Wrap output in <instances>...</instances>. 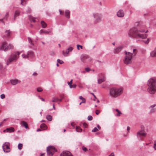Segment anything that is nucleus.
<instances>
[{
    "mask_svg": "<svg viewBox=\"0 0 156 156\" xmlns=\"http://www.w3.org/2000/svg\"><path fill=\"white\" fill-rule=\"evenodd\" d=\"M156 105L155 104H153L151 105L149 108L150 109L149 112L151 114H152L155 113L156 112V108H154L155 107Z\"/></svg>",
    "mask_w": 156,
    "mask_h": 156,
    "instance_id": "9b49d317",
    "label": "nucleus"
},
{
    "mask_svg": "<svg viewBox=\"0 0 156 156\" xmlns=\"http://www.w3.org/2000/svg\"><path fill=\"white\" fill-rule=\"evenodd\" d=\"M123 46H120L117 48H115L114 49V52L115 53L117 54L119 53L122 49Z\"/></svg>",
    "mask_w": 156,
    "mask_h": 156,
    "instance_id": "f8f14e48",
    "label": "nucleus"
},
{
    "mask_svg": "<svg viewBox=\"0 0 156 156\" xmlns=\"http://www.w3.org/2000/svg\"><path fill=\"white\" fill-rule=\"evenodd\" d=\"M47 154L49 156H52L53 152L57 151V150L53 146H50L47 148Z\"/></svg>",
    "mask_w": 156,
    "mask_h": 156,
    "instance_id": "6e6552de",
    "label": "nucleus"
},
{
    "mask_svg": "<svg viewBox=\"0 0 156 156\" xmlns=\"http://www.w3.org/2000/svg\"><path fill=\"white\" fill-rule=\"evenodd\" d=\"M82 149L84 151H86L87 150V148L85 147H83L82 148Z\"/></svg>",
    "mask_w": 156,
    "mask_h": 156,
    "instance_id": "13d9d810",
    "label": "nucleus"
},
{
    "mask_svg": "<svg viewBox=\"0 0 156 156\" xmlns=\"http://www.w3.org/2000/svg\"><path fill=\"white\" fill-rule=\"evenodd\" d=\"M126 56L123 60L124 63L126 65L130 64L131 62L133 53L127 52L125 51Z\"/></svg>",
    "mask_w": 156,
    "mask_h": 156,
    "instance_id": "39448f33",
    "label": "nucleus"
},
{
    "mask_svg": "<svg viewBox=\"0 0 156 156\" xmlns=\"http://www.w3.org/2000/svg\"><path fill=\"white\" fill-rule=\"evenodd\" d=\"M28 55L29 56V57H30L31 58L33 57L34 56V53L33 51H29L27 52Z\"/></svg>",
    "mask_w": 156,
    "mask_h": 156,
    "instance_id": "412c9836",
    "label": "nucleus"
},
{
    "mask_svg": "<svg viewBox=\"0 0 156 156\" xmlns=\"http://www.w3.org/2000/svg\"><path fill=\"white\" fill-rule=\"evenodd\" d=\"M84 58H86L87 59H88L89 61H90L91 60V58L87 55L84 56Z\"/></svg>",
    "mask_w": 156,
    "mask_h": 156,
    "instance_id": "58836bf2",
    "label": "nucleus"
},
{
    "mask_svg": "<svg viewBox=\"0 0 156 156\" xmlns=\"http://www.w3.org/2000/svg\"><path fill=\"white\" fill-rule=\"evenodd\" d=\"M9 14L8 12H6L5 15V16L3 19H0V22H2L3 23H4V20H7V16H8Z\"/></svg>",
    "mask_w": 156,
    "mask_h": 156,
    "instance_id": "4be33fe9",
    "label": "nucleus"
},
{
    "mask_svg": "<svg viewBox=\"0 0 156 156\" xmlns=\"http://www.w3.org/2000/svg\"><path fill=\"white\" fill-rule=\"evenodd\" d=\"M72 81H73V80H71L70 82H68V85H69L70 84H72Z\"/></svg>",
    "mask_w": 156,
    "mask_h": 156,
    "instance_id": "3c124183",
    "label": "nucleus"
},
{
    "mask_svg": "<svg viewBox=\"0 0 156 156\" xmlns=\"http://www.w3.org/2000/svg\"><path fill=\"white\" fill-rule=\"evenodd\" d=\"M20 54V53L18 51L14 52L10 55L8 59L5 58V61L6 62V65H8L11 62L16 61L19 58Z\"/></svg>",
    "mask_w": 156,
    "mask_h": 156,
    "instance_id": "20e7f679",
    "label": "nucleus"
},
{
    "mask_svg": "<svg viewBox=\"0 0 156 156\" xmlns=\"http://www.w3.org/2000/svg\"><path fill=\"white\" fill-rule=\"evenodd\" d=\"M114 154L113 153H112L111 154L109 155L108 156H114Z\"/></svg>",
    "mask_w": 156,
    "mask_h": 156,
    "instance_id": "680f3d73",
    "label": "nucleus"
},
{
    "mask_svg": "<svg viewBox=\"0 0 156 156\" xmlns=\"http://www.w3.org/2000/svg\"><path fill=\"white\" fill-rule=\"evenodd\" d=\"M142 130L139 131L136 133V136L138 139H140L141 140L142 139L141 136H145L147 135L146 133L145 132L144 129V126H141Z\"/></svg>",
    "mask_w": 156,
    "mask_h": 156,
    "instance_id": "1a4fd4ad",
    "label": "nucleus"
},
{
    "mask_svg": "<svg viewBox=\"0 0 156 156\" xmlns=\"http://www.w3.org/2000/svg\"><path fill=\"white\" fill-rule=\"evenodd\" d=\"M115 111L117 112L118 113V114H116V116H120V114H122V113L118 109H115Z\"/></svg>",
    "mask_w": 156,
    "mask_h": 156,
    "instance_id": "4c0bfd02",
    "label": "nucleus"
},
{
    "mask_svg": "<svg viewBox=\"0 0 156 156\" xmlns=\"http://www.w3.org/2000/svg\"><path fill=\"white\" fill-rule=\"evenodd\" d=\"M97 127L98 129H101V127L98 125Z\"/></svg>",
    "mask_w": 156,
    "mask_h": 156,
    "instance_id": "774afa93",
    "label": "nucleus"
},
{
    "mask_svg": "<svg viewBox=\"0 0 156 156\" xmlns=\"http://www.w3.org/2000/svg\"><path fill=\"white\" fill-rule=\"evenodd\" d=\"M10 143L8 142H5L3 145V150L4 152L8 153L10 151Z\"/></svg>",
    "mask_w": 156,
    "mask_h": 156,
    "instance_id": "9d476101",
    "label": "nucleus"
},
{
    "mask_svg": "<svg viewBox=\"0 0 156 156\" xmlns=\"http://www.w3.org/2000/svg\"><path fill=\"white\" fill-rule=\"evenodd\" d=\"M144 42L146 44H147L149 42V39L148 38L146 41H144Z\"/></svg>",
    "mask_w": 156,
    "mask_h": 156,
    "instance_id": "49530a36",
    "label": "nucleus"
},
{
    "mask_svg": "<svg viewBox=\"0 0 156 156\" xmlns=\"http://www.w3.org/2000/svg\"><path fill=\"white\" fill-rule=\"evenodd\" d=\"M100 113V112L98 110H97L96 111V112H95V113L97 115H98L99 114V113Z\"/></svg>",
    "mask_w": 156,
    "mask_h": 156,
    "instance_id": "864d4df0",
    "label": "nucleus"
},
{
    "mask_svg": "<svg viewBox=\"0 0 156 156\" xmlns=\"http://www.w3.org/2000/svg\"><path fill=\"white\" fill-rule=\"evenodd\" d=\"M37 91L38 92H40L43 90L42 89L41 87H38L37 88Z\"/></svg>",
    "mask_w": 156,
    "mask_h": 156,
    "instance_id": "a19ab883",
    "label": "nucleus"
},
{
    "mask_svg": "<svg viewBox=\"0 0 156 156\" xmlns=\"http://www.w3.org/2000/svg\"><path fill=\"white\" fill-rule=\"evenodd\" d=\"M130 128L129 127V126H127V131H129V130H130Z\"/></svg>",
    "mask_w": 156,
    "mask_h": 156,
    "instance_id": "69168bd1",
    "label": "nucleus"
},
{
    "mask_svg": "<svg viewBox=\"0 0 156 156\" xmlns=\"http://www.w3.org/2000/svg\"><path fill=\"white\" fill-rule=\"evenodd\" d=\"M10 82L11 84L13 85H15L18 83L20 82V81H19L17 79L11 80Z\"/></svg>",
    "mask_w": 156,
    "mask_h": 156,
    "instance_id": "a211bd4d",
    "label": "nucleus"
},
{
    "mask_svg": "<svg viewBox=\"0 0 156 156\" xmlns=\"http://www.w3.org/2000/svg\"><path fill=\"white\" fill-rule=\"evenodd\" d=\"M40 128L41 129L44 128V129H47L46 125L44 123L42 124L40 126Z\"/></svg>",
    "mask_w": 156,
    "mask_h": 156,
    "instance_id": "473e14b6",
    "label": "nucleus"
},
{
    "mask_svg": "<svg viewBox=\"0 0 156 156\" xmlns=\"http://www.w3.org/2000/svg\"><path fill=\"white\" fill-rule=\"evenodd\" d=\"M98 129L96 127H95L92 130V132H97V131H98Z\"/></svg>",
    "mask_w": 156,
    "mask_h": 156,
    "instance_id": "37998d69",
    "label": "nucleus"
},
{
    "mask_svg": "<svg viewBox=\"0 0 156 156\" xmlns=\"http://www.w3.org/2000/svg\"><path fill=\"white\" fill-rule=\"evenodd\" d=\"M22 56L23 58H29V56L27 54H23L22 55Z\"/></svg>",
    "mask_w": 156,
    "mask_h": 156,
    "instance_id": "f704fd0d",
    "label": "nucleus"
},
{
    "mask_svg": "<svg viewBox=\"0 0 156 156\" xmlns=\"http://www.w3.org/2000/svg\"><path fill=\"white\" fill-rule=\"evenodd\" d=\"M70 12L69 10H67L65 12V16L68 18H69L70 17Z\"/></svg>",
    "mask_w": 156,
    "mask_h": 156,
    "instance_id": "5701e85b",
    "label": "nucleus"
},
{
    "mask_svg": "<svg viewBox=\"0 0 156 156\" xmlns=\"http://www.w3.org/2000/svg\"><path fill=\"white\" fill-rule=\"evenodd\" d=\"M69 87L70 88H72V84H70L69 85Z\"/></svg>",
    "mask_w": 156,
    "mask_h": 156,
    "instance_id": "338daca9",
    "label": "nucleus"
},
{
    "mask_svg": "<svg viewBox=\"0 0 156 156\" xmlns=\"http://www.w3.org/2000/svg\"><path fill=\"white\" fill-rule=\"evenodd\" d=\"M61 98L62 99H59L58 98V101H59L60 102H61L62 101V99L63 98V97H61Z\"/></svg>",
    "mask_w": 156,
    "mask_h": 156,
    "instance_id": "e2e57ef3",
    "label": "nucleus"
},
{
    "mask_svg": "<svg viewBox=\"0 0 156 156\" xmlns=\"http://www.w3.org/2000/svg\"><path fill=\"white\" fill-rule=\"evenodd\" d=\"M27 12H31V9L30 8H28V9L27 10Z\"/></svg>",
    "mask_w": 156,
    "mask_h": 156,
    "instance_id": "603ef678",
    "label": "nucleus"
},
{
    "mask_svg": "<svg viewBox=\"0 0 156 156\" xmlns=\"http://www.w3.org/2000/svg\"><path fill=\"white\" fill-rule=\"evenodd\" d=\"M23 145L21 144H19L18 146V147L19 149L20 150L22 149Z\"/></svg>",
    "mask_w": 156,
    "mask_h": 156,
    "instance_id": "e433bc0d",
    "label": "nucleus"
},
{
    "mask_svg": "<svg viewBox=\"0 0 156 156\" xmlns=\"http://www.w3.org/2000/svg\"><path fill=\"white\" fill-rule=\"evenodd\" d=\"M14 131V128L13 127H10L7 128L3 130L4 132H6L7 133H12Z\"/></svg>",
    "mask_w": 156,
    "mask_h": 156,
    "instance_id": "2eb2a0df",
    "label": "nucleus"
},
{
    "mask_svg": "<svg viewBox=\"0 0 156 156\" xmlns=\"http://www.w3.org/2000/svg\"><path fill=\"white\" fill-rule=\"evenodd\" d=\"M29 18L30 19V20L31 21H32L34 22H35V19H36V18H34L31 16H30L29 17Z\"/></svg>",
    "mask_w": 156,
    "mask_h": 156,
    "instance_id": "72a5a7b5",
    "label": "nucleus"
},
{
    "mask_svg": "<svg viewBox=\"0 0 156 156\" xmlns=\"http://www.w3.org/2000/svg\"><path fill=\"white\" fill-rule=\"evenodd\" d=\"M59 12L60 14V15H63V14H64L63 12H62V11L61 9H59Z\"/></svg>",
    "mask_w": 156,
    "mask_h": 156,
    "instance_id": "5fc2aeb1",
    "label": "nucleus"
},
{
    "mask_svg": "<svg viewBox=\"0 0 156 156\" xmlns=\"http://www.w3.org/2000/svg\"><path fill=\"white\" fill-rule=\"evenodd\" d=\"M83 125L84 126L86 127V126H87V124L86 123H84L83 124Z\"/></svg>",
    "mask_w": 156,
    "mask_h": 156,
    "instance_id": "0e129e2a",
    "label": "nucleus"
},
{
    "mask_svg": "<svg viewBox=\"0 0 156 156\" xmlns=\"http://www.w3.org/2000/svg\"><path fill=\"white\" fill-rule=\"evenodd\" d=\"M11 33V32L9 30H6L5 31L6 36L8 38L10 37Z\"/></svg>",
    "mask_w": 156,
    "mask_h": 156,
    "instance_id": "6ab92c4d",
    "label": "nucleus"
},
{
    "mask_svg": "<svg viewBox=\"0 0 156 156\" xmlns=\"http://www.w3.org/2000/svg\"><path fill=\"white\" fill-rule=\"evenodd\" d=\"M122 93V88L113 87L110 89L108 95L110 98L115 99L120 96Z\"/></svg>",
    "mask_w": 156,
    "mask_h": 156,
    "instance_id": "7ed1b4c3",
    "label": "nucleus"
},
{
    "mask_svg": "<svg viewBox=\"0 0 156 156\" xmlns=\"http://www.w3.org/2000/svg\"><path fill=\"white\" fill-rule=\"evenodd\" d=\"M0 96H1V98L2 99H3V98H5V95L4 94H1Z\"/></svg>",
    "mask_w": 156,
    "mask_h": 156,
    "instance_id": "de8ad7c7",
    "label": "nucleus"
},
{
    "mask_svg": "<svg viewBox=\"0 0 156 156\" xmlns=\"http://www.w3.org/2000/svg\"><path fill=\"white\" fill-rule=\"evenodd\" d=\"M76 131L78 132H80L82 131V129L78 126H76Z\"/></svg>",
    "mask_w": 156,
    "mask_h": 156,
    "instance_id": "2f4dec72",
    "label": "nucleus"
},
{
    "mask_svg": "<svg viewBox=\"0 0 156 156\" xmlns=\"http://www.w3.org/2000/svg\"><path fill=\"white\" fill-rule=\"evenodd\" d=\"M105 80V77L104 76L102 78L99 79L98 80V83H101L102 82H104Z\"/></svg>",
    "mask_w": 156,
    "mask_h": 156,
    "instance_id": "bb28decb",
    "label": "nucleus"
},
{
    "mask_svg": "<svg viewBox=\"0 0 156 156\" xmlns=\"http://www.w3.org/2000/svg\"><path fill=\"white\" fill-rule=\"evenodd\" d=\"M3 68V65L2 63H0V69H2Z\"/></svg>",
    "mask_w": 156,
    "mask_h": 156,
    "instance_id": "4d7b16f0",
    "label": "nucleus"
},
{
    "mask_svg": "<svg viewBox=\"0 0 156 156\" xmlns=\"http://www.w3.org/2000/svg\"><path fill=\"white\" fill-rule=\"evenodd\" d=\"M60 156H73L71 153L68 151H63L60 154Z\"/></svg>",
    "mask_w": 156,
    "mask_h": 156,
    "instance_id": "4468645a",
    "label": "nucleus"
},
{
    "mask_svg": "<svg viewBox=\"0 0 156 156\" xmlns=\"http://www.w3.org/2000/svg\"><path fill=\"white\" fill-rule=\"evenodd\" d=\"M28 0H21V4L22 5H25L27 4Z\"/></svg>",
    "mask_w": 156,
    "mask_h": 156,
    "instance_id": "c756f323",
    "label": "nucleus"
},
{
    "mask_svg": "<svg viewBox=\"0 0 156 156\" xmlns=\"http://www.w3.org/2000/svg\"><path fill=\"white\" fill-rule=\"evenodd\" d=\"M93 16L94 19V23H100L101 21L102 16L101 14L96 13H93Z\"/></svg>",
    "mask_w": 156,
    "mask_h": 156,
    "instance_id": "423d86ee",
    "label": "nucleus"
},
{
    "mask_svg": "<svg viewBox=\"0 0 156 156\" xmlns=\"http://www.w3.org/2000/svg\"><path fill=\"white\" fill-rule=\"evenodd\" d=\"M76 87V85L75 84H73L72 85V88H75Z\"/></svg>",
    "mask_w": 156,
    "mask_h": 156,
    "instance_id": "bf43d9fd",
    "label": "nucleus"
},
{
    "mask_svg": "<svg viewBox=\"0 0 156 156\" xmlns=\"http://www.w3.org/2000/svg\"><path fill=\"white\" fill-rule=\"evenodd\" d=\"M20 124L22 126H24L26 129H29L28 124L26 122L23 121H22L21 122Z\"/></svg>",
    "mask_w": 156,
    "mask_h": 156,
    "instance_id": "f3484780",
    "label": "nucleus"
},
{
    "mask_svg": "<svg viewBox=\"0 0 156 156\" xmlns=\"http://www.w3.org/2000/svg\"><path fill=\"white\" fill-rule=\"evenodd\" d=\"M6 119H4L3 121L2 122H1L0 123V127H1L2 126V125L4 123V122L6 121Z\"/></svg>",
    "mask_w": 156,
    "mask_h": 156,
    "instance_id": "a18cd8bd",
    "label": "nucleus"
},
{
    "mask_svg": "<svg viewBox=\"0 0 156 156\" xmlns=\"http://www.w3.org/2000/svg\"><path fill=\"white\" fill-rule=\"evenodd\" d=\"M85 70L87 72H89L90 70V68L88 67L86 68Z\"/></svg>",
    "mask_w": 156,
    "mask_h": 156,
    "instance_id": "09e8293b",
    "label": "nucleus"
},
{
    "mask_svg": "<svg viewBox=\"0 0 156 156\" xmlns=\"http://www.w3.org/2000/svg\"><path fill=\"white\" fill-rule=\"evenodd\" d=\"M153 147L154 148V149L156 150V141L154 142Z\"/></svg>",
    "mask_w": 156,
    "mask_h": 156,
    "instance_id": "6e6d98bb",
    "label": "nucleus"
},
{
    "mask_svg": "<svg viewBox=\"0 0 156 156\" xmlns=\"http://www.w3.org/2000/svg\"><path fill=\"white\" fill-rule=\"evenodd\" d=\"M57 62L60 64H62L64 63V62L63 61L59 59H57Z\"/></svg>",
    "mask_w": 156,
    "mask_h": 156,
    "instance_id": "ea45409f",
    "label": "nucleus"
},
{
    "mask_svg": "<svg viewBox=\"0 0 156 156\" xmlns=\"http://www.w3.org/2000/svg\"><path fill=\"white\" fill-rule=\"evenodd\" d=\"M20 13V12L19 10L16 11L14 14V19H16V17L19 16Z\"/></svg>",
    "mask_w": 156,
    "mask_h": 156,
    "instance_id": "b1692460",
    "label": "nucleus"
},
{
    "mask_svg": "<svg viewBox=\"0 0 156 156\" xmlns=\"http://www.w3.org/2000/svg\"><path fill=\"white\" fill-rule=\"evenodd\" d=\"M29 43L32 45L34 46V44L33 42V40L30 37H27Z\"/></svg>",
    "mask_w": 156,
    "mask_h": 156,
    "instance_id": "cd10ccee",
    "label": "nucleus"
},
{
    "mask_svg": "<svg viewBox=\"0 0 156 156\" xmlns=\"http://www.w3.org/2000/svg\"><path fill=\"white\" fill-rule=\"evenodd\" d=\"M90 94H92V95H93V96H94V98H95L97 99V98L96 97V96L93 93H90Z\"/></svg>",
    "mask_w": 156,
    "mask_h": 156,
    "instance_id": "052dcab7",
    "label": "nucleus"
},
{
    "mask_svg": "<svg viewBox=\"0 0 156 156\" xmlns=\"http://www.w3.org/2000/svg\"><path fill=\"white\" fill-rule=\"evenodd\" d=\"M79 98L80 99H83V101L80 103V104H79L80 105H81L82 103H85V102H86L85 99V98H83L82 96H80L79 97Z\"/></svg>",
    "mask_w": 156,
    "mask_h": 156,
    "instance_id": "7c9ffc66",
    "label": "nucleus"
},
{
    "mask_svg": "<svg viewBox=\"0 0 156 156\" xmlns=\"http://www.w3.org/2000/svg\"><path fill=\"white\" fill-rule=\"evenodd\" d=\"M38 98L40 99H41L42 101H44V98H41L40 97V96H38Z\"/></svg>",
    "mask_w": 156,
    "mask_h": 156,
    "instance_id": "8fccbe9b",
    "label": "nucleus"
},
{
    "mask_svg": "<svg viewBox=\"0 0 156 156\" xmlns=\"http://www.w3.org/2000/svg\"><path fill=\"white\" fill-rule=\"evenodd\" d=\"M144 32L145 31L144 30H138L135 27H133L130 30L128 34L130 37L136 38L139 37L142 38H145L147 37V35L140 33Z\"/></svg>",
    "mask_w": 156,
    "mask_h": 156,
    "instance_id": "f257e3e1",
    "label": "nucleus"
},
{
    "mask_svg": "<svg viewBox=\"0 0 156 156\" xmlns=\"http://www.w3.org/2000/svg\"><path fill=\"white\" fill-rule=\"evenodd\" d=\"M147 90L151 94H153L156 92V78H152L150 79L148 81Z\"/></svg>",
    "mask_w": 156,
    "mask_h": 156,
    "instance_id": "f03ea898",
    "label": "nucleus"
},
{
    "mask_svg": "<svg viewBox=\"0 0 156 156\" xmlns=\"http://www.w3.org/2000/svg\"><path fill=\"white\" fill-rule=\"evenodd\" d=\"M150 55L152 57H156V47L154 48V50L151 52Z\"/></svg>",
    "mask_w": 156,
    "mask_h": 156,
    "instance_id": "aec40b11",
    "label": "nucleus"
},
{
    "mask_svg": "<svg viewBox=\"0 0 156 156\" xmlns=\"http://www.w3.org/2000/svg\"><path fill=\"white\" fill-rule=\"evenodd\" d=\"M46 119L48 121H51L52 120V116L50 115H48L46 116Z\"/></svg>",
    "mask_w": 156,
    "mask_h": 156,
    "instance_id": "c85d7f7f",
    "label": "nucleus"
},
{
    "mask_svg": "<svg viewBox=\"0 0 156 156\" xmlns=\"http://www.w3.org/2000/svg\"><path fill=\"white\" fill-rule=\"evenodd\" d=\"M42 27L43 28H45L47 26V24L44 21H42L41 22Z\"/></svg>",
    "mask_w": 156,
    "mask_h": 156,
    "instance_id": "a878e982",
    "label": "nucleus"
},
{
    "mask_svg": "<svg viewBox=\"0 0 156 156\" xmlns=\"http://www.w3.org/2000/svg\"><path fill=\"white\" fill-rule=\"evenodd\" d=\"M117 16L119 17H122L124 15V13L123 10H119L117 13Z\"/></svg>",
    "mask_w": 156,
    "mask_h": 156,
    "instance_id": "dca6fc26",
    "label": "nucleus"
},
{
    "mask_svg": "<svg viewBox=\"0 0 156 156\" xmlns=\"http://www.w3.org/2000/svg\"><path fill=\"white\" fill-rule=\"evenodd\" d=\"M52 101L53 102H57L58 101V98H57L53 97L52 98Z\"/></svg>",
    "mask_w": 156,
    "mask_h": 156,
    "instance_id": "c9c22d12",
    "label": "nucleus"
},
{
    "mask_svg": "<svg viewBox=\"0 0 156 156\" xmlns=\"http://www.w3.org/2000/svg\"><path fill=\"white\" fill-rule=\"evenodd\" d=\"M79 47H80V48H81V49H82L83 47L82 45H80L79 44H77V49L78 50H80Z\"/></svg>",
    "mask_w": 156,
    "mask_h": 156,
    "instance_id": "c03bdc74",
    "label": "nucleus"
},
{
    "mask_svg": "<svg viewBox=\"0 0 156 156\" xmlns=\"http://www.w3.org/2000/svg\"><path fill=\"white\" fill-rule=\"evenodd\" d=\"M87 119L89 121H91L93 119V117L89 115L87 117Z\"/></svg>",
    "mask_w": 156,
    "mask_h": 156,
    "instance_id": "79ce46f5",
    "label": "nucleus"
},
{
    "mask_svg": "<svg viewBox=\"0 0 156 156\" xmlns=\"http://www.w3.org/2000/svg\"><path fill=\"white\" fill-rule=\"evenodd\" d=\"M13 48V46L11 44H9L8 46L7 45V43L6 42L3 43L1 49L5 51H7L10 49H12Z\"/></svg>",
    "mask_w": 156,
    "mask_h": 156,
    "instance_id": "0eeeda50",
    "label": "nucleus"
},
{
    "mask_svg": "<svg viewBox=\"0 0 156 156\" xmlns=\"http://www.w3.org/2000/svg\"><path fill=\"white\" fill-rule=\"evenodd\" d=\"M73 49V48L72 47H69L66 50V52H65L64 51H62L63 55L65 56H67L70 51H71Z\"/></svg>",
    "mask_w": 156,
    "mask_h": 156,
    "instance_id": "ddd939ff",
    "label": "nucleus"
},
{
    "mask_svg": "<svg viewBox=\"0 0 156 156\" xmlns=\"http://www.w3.org/2000/svg\"><path fill=\"white\" fill-rule=\"evenodd\" d=\"M39 33L41 34L42 33H44L45 34H49V32L48 31L45 30H41L39 32Z\"/></svg>",
    "mask_w": 156,
    "mask_h": 156,
    "instance_id": "393cba45",
    "label": "nucleus"
}]
</instances>
